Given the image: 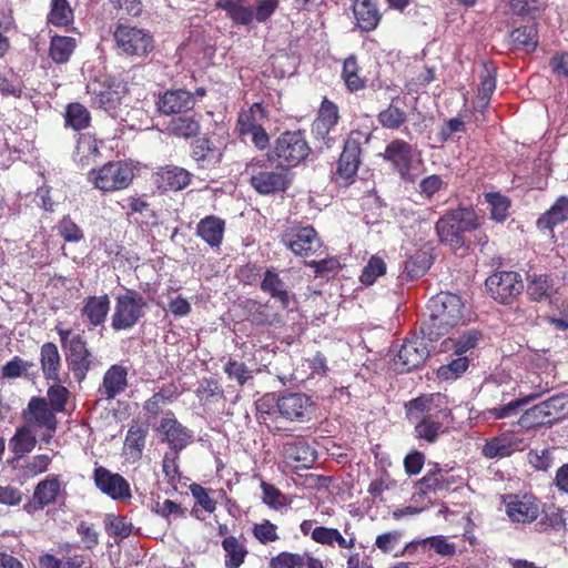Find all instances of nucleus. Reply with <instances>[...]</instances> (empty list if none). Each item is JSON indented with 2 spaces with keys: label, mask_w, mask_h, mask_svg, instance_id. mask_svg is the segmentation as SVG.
Segmentation results:
<instances>
[{
  "label": "nucleus",
  "mask_w": 568,
  "mask_h": 568,
  "mask_svg": "<svg viewBox=\"0 0 568 568\" xmlns=\"http://www.w3.org/2000/svg\"><path fill=\"white\" fill-rule=\"evenodd\" d=\"M339 118L337 104L324 97L316 118L311 125V132L313 138L322 141L323 145L327 149L334 143V139L329 136V133L337 125Z\"/></svg>",
  "instance_id": "obj_15"
},
{
  "label": "nucleus",
  "mask_w": 568,
  "mask_h": 568,
  "mask_svg": "<svg viewBox=\"0 0 568 568\" xmlns=\"http://www.w3.org/2000/svg\"><path fill=\"white\" fill-rule=\"evenodd\" d=\"M63 494L64 486L62 485L60 475H48L36 485L33 494L23 505V509L32 515L50 505H54Z\"/></svg>",
  "instance_id": "obj_14"
},
{
  "label": "nucleus",
  "mask_w": 568,
  "mask_h": 568,
  "mask_svg": "<svg viewBox=\"0 0 568 568\" xmlns=\"http://www.w3.org/2000/svg\"><path fill=\"white\" fill-rule=\"evenodd\" d=\"M510 12L523 20L536 21L548 7V0H508Z\"/></svg>",
  "instance_id": "obj_43"
},
{
  "label": "nucleus",
  "mask_w": 568,
  "mask_h": 568,
  "mask_svg": "<svg viewBox=\"0 0 568 568\" xmlns=\"http://www.w3.org/2000/svg\"><path fill=\"white\" fill-rule=\"evenodd\" d=\"M433 264V256L425 250H417L404 261L400 277L414 281L424 276Z\"/></svg>",
  "instance_id": "obj_37"
},
{
  "label": "nucleus",
  "mask_w": 568,
  "mask_h": 568,
  "mask_svg": "<svg viewBox=\"0 0 568 568\" xmlns=\"http://www.w3.org/2000/svg\"><path fill=\"white\" fill-rule=\"evenodd\" d=\"M95 487L113 500H128L132 497L129 481L106 467L98 466L92 475Z\"/></svg>",
  "instance_id": "obj_17"
},
{
  "label": "nucleus",
  "mask_w": 568,
  "mask_h": 568,
  "mask_svg": "<svg viewBox=\"0 0 568 568\" xmlns=\"http://www.w3.org/2000/svg\"><path fill=\"white\" fill-rule=\"evenodd\" d=\"M527 296L531 302H550L557 294V287L551 275L546 273L527 274Z\"/></svg>",
  "instance_id": "obj_26"
},
{
  "label": "nucleus",
  "mask_w": 568,
  "mask_h": 568,
  "mask_svg": "<svg viewBox=\"0 0 568 568\" xmlns=\"http://www.w3.org/2000/svg\"><path fill=\"white\" fill-rule=\"evenodd\" d=\"M21 417L23 423L34 430H40V440L50 444L58 429V418L55 412L49 406L45 397L32 396L22 409Z\"/></svg>",
  "instance_id": "obj_8"
},
{
  "label": "nucleus",
  "mask_w": 568,
  "mask_h": 568,
  "mask_svg": "<svg viewBox=\"0 0 568 568\" xmlns=\"http://www.w3.org/2000/svg\"><path fill=\"white\" fill-rule=\"evenodd\" d=\"M287 453L290 458L298 463L296 467H310L316 459L315 450L305 440L288 444Z\"/></svg>",
  "instance_id": "obj_55"
},
{
  "label": "nucleus",
  "mask_w": 568,
  "mask_h": 568,
  "mask_svg": "<svg viewBox=\"0 0 568 568\" xmlns=\"http://www.w3.org/2000/svg\"><path fill=\"white\" fill-rule=\"evenodd\" d=\"M548 389H549L548 387L539 386L536 392H534L527 396H524L521 398H516L506 405L490 408L489 414L495 419H503V418L516 415L524 406L528 405L531 400H535L538 397H540L541 395H544L546 392H548Z\"/></svg>",
  "instance_id": "obj_45"
},
{
  "label": "nucleus",
  "mask_w": 568,
  "mask_h": 568,
  "mask_svg": "<svg viewBox=\"0 0 568 568\" xmlns=\"http://www.w3.org/2000/svg\"><path fill=\"white\" fill-rule=\"evenodd\" d=\"M224 232L225 221L216 215L205 216L196 225V235L212 248L221 246Z\"/></svg>",
  "instance_id": "obj_34"
},
{
  "label": "nucleus",
  "mask_w": 568,
  "mask_h": 568,
  "mask_svg": "<svg viewBox=\"0 0 568 568\" xmlns=\"http://www.w3.org/2000/svg\"><path fill=\"white\" fill-rule=\"evenodd\" d=\"M70 397L71 392L65 386L61 385V383H54L48 387L47 400L55 414L68 412L67 405Z\"/></svg>",
  "instance_id": "obj_59"
},
{
  "label": "nucleus",
  "mask_w": 568,
  "mask_h": 568,
  "mask_svg": "<svg viewBox=\"0 0 568 568\" xmlns=\"http://www.w3.org/2000/svg\"><path fill=\"white\" fill-rule=\"evenodd\" d=\"M116 50L126 57L144 58L154 50V39L144 29L119 23L113 32Z\"/></svg>",
  "instance_id": "obj_9"
},
{
  "label": "nucleus",
  "mask_w": 568,
  "mask_h": 568,
  "mask_svg": "<svg viewBox=\"0 0 568 568\" xmlns=\"http://www.w3.org/2000/svg\"><path fill=\"white\" fill-rule=\"evenodd\" d=\"M406 418L414 425V436L427 444L437 442L448 432L452 410L443 402L440 394H422L404 405Z\"/></svg>",
  "instance_id": "obj_1"
},
{
  "label": "nucleus",
  "mask_w": 568,
  "mask_h": 568,
  "mask_svg": "<svg viewBox=\"0 0 568 568\" xmlns=\"http://www.w3.org/2000/svg\"><path fill=\"white\" fill-rule=\"evenodd\" d=\"M38 439L34 435V429L30 426L23 425L17 427L13 436L9 439V448L16 455L11 463L22 458L24 455L31 453L37 446Z\"/></svg>",
  "instance_id": "obj_36"
},
{
  "label": "nucleus",
  "mask_w": 568,
  "mask_h": 568,
  "mask_svg": "<svg viewBox=\"0 0 568 568\" xmlns=\"http://www.w3.org/2000/svg\"><path fill=\"white\" fill-rule=\"evenodd\" d=\"M524 448V439L515 436H497L486 440L483 455L486 458H505Z\"/></svg>",
  "instance_id": "obj_29"
},
{
  "label": "nucleus",
  "mask_w": 568,
  "mask_h": 568,
  "mask_svg": "<svg viewBox=\"0 0 568 568\" xmlns=\"http://www.w3.org/2000/svg\"><path fill=\"white\" fill-rule=\"evenodd\" d=\"M194 105V94L185 89L168 90L156 101L158 111L164 115L184 114Z\"/></svg>",
  "instance_id": "obj_22"
},
{
  "label": "nucleus",
  "mask_w": 568,
  "mask_h": 568,
  "mask_svg": "<svg viewBox=\"0 0 568 568\" xmlns=\"http://www.w3.org/2000/svg\"><path fill=\"white\" fill-rule=\"evenodd\" d=\"M168 133L178 139H195L201 131V115L184 113L173 116L166 126Z\"/></svg>",
  "instance_id": "obj_31"
},
{
  "label": "nucleus",
  "mask_w": 568,
  "mask_h": 568,
  "mask_svg": "<svg viewBox=\"0 0 568 568\" xmlns=\"http://www.w3.org/2000/svg\"><path fill=\"white\" fill-rule=\"evenodd\" d=\"M225 550V566L227 568H239L245 558L246 549L234 536L225 537L222 541Z\"/></svg>",
  "instance_id": "obj_56"
},
{
  "label": "nucleus",
  "mask_w": 568,
  "mask_h": 568,
  "mask_svg": "<svg viewBox=\"0 0 568 568\" xmlns=\"http://www.w3.org/2000/svg\"><path fill=\"white\" fill-rule=\"evenodd\" d=\"M282 243L296 256L305 260L320 257L325 246L317 231L311 226H292L282 235Z\"/></svg>",
  "instance_id": "obj_10"
},
{
  "label": "nucleus",
  "mask_w": 568,
  "mask_h": 568,
  "mask_svg": "<svg viewBox=\"0 0 568 568\" xmlns=\"http://www.w3.org/2000/svg\"><path fill=\"white\" fill-rule=\"evenodd\" d=\"M192 174L181 166L166 165L159 168L155 183L163 192H176L190 185Z\"/></svg>",
  "instance_id": "obj_25"
},
{
  "label": "nucleus",
  "mask_w": 568,
  "mask_h": 568,
  "mask_svg": "<svg viewBox=\"0 0 568 568\" xmlns=\"http://www.w3.org/2000/svg\"><path fill=\"white\" fill-rule=\"evenodd\" d=\"M195 396L201 406L210 409L212 406L223 403L224 390L217 379L203 377L199 381Z\"/></svg>",
  "instance_id": "obj_38"
},
{
  "label": "nucleus",
  "mask_w": 568,
  "mask_h": 568,
  "mask_svg": "<svg viewBox=\"0 0 568 568\" xmlns=\"http://www.w3.org/2000/svg\"><path fill=\"white\" fill-rule=\"evenodd\" d=\"M479 217L473 207L459 206L447 210L436 222L435 230L440 243L457 251L467 246L466 233L479 227Z\"/></svg>",
  "instance_id": "obj_2"
},
{
  "label": "nucleus",
  "mask_w": 568,
  "mask_h": 568,
  "mask_svg": "<svg viewBox=\"0 0 568 568\" xmlns=\"http://www.w3.org/2000/svg\"><path fill=\"white\" fill-rule=\"evenodd\" d=\"M548 417L555 424L568 417V394H558L542 402Z\"/></svg>",
  "instance_id": "obj_61"
},
{
  "label": "nucleus",
  "mask_w": 568,
  "mask_h": 568,
  "mask_svg": "<svg viewBox=\"0 0 568 568\" xmlns=\"http://www.w3.org/2000/svg\"><path fill=\"white\" fill-rule=\"evenodd\" d=\"M390 170L397 174L405 182H414V168L415 149L413 144L403 140L394 139L387 143L382 153Z\"/></svg>",
  "instance_id": "obj_12"
},
{
  "label": "nucleus",
  "mask_w": 568,
  "mask_h": 568,
  "mask_svg": "<svg viewBox=\"0 0 568 568\" xmlns=\"http://www.w3.org/2000/svg\"><path fill=\"white\" fill-rule=\"evenodd\" d=\"M87 90L91 95V105L109 114H114L121 104L118 85L111 79L93 80L87 85Z\"/></svg>",
  "instance_id": "obj_20"
},
{
  "label": "nucleus",
  "mask_w": 568,
  "mask_h": 568,
  "mask_svg": "<svg viewBox=\"0 0 568 568\" xmlns=\"http://www.w3.org/2000/svg\"><path fill=\"white\" fill-rule=\"evenodd\" d=\"M456 481V477L452 475L449 470L443 469L438 464H435L434 467L428 469L424 477L416 483V487L418 493L425 496L429 493L449 491Z\"/></svg>",
  "instance_id": "obj_24"
},
{
  "label": "nucleus",
  "mask_w": 568,
  "mask_h": 568,
  "mask_svg": "<svg viewBox=\"0 0 568 568\" xmlns=\"http://www.w3.org/2000/svg\"><path fill=\"white\" fill-rule=\"evenodd\" d=\"M483 72L480 74V85L478 88V99L484 101V106L488 102L496 89V68L493 62H483Z\"/></svg>",
  "instance_id": "obj_53"
},
{
  "label": "nucleus",
  "mask_w": 568,
  "mask_h": 568,
  "mask_svg": "<svg viewBox=\"0 0 568 568\" xmlns=\"http://www.w3.org/2000/svg\"><path fill=\"white\" fill-rule=\"evenodd\" d=\"M100 155L98 140L91 134H80L73 154L74 161L85 168L94 163Z\"/></svg>",
  "instance_id": "obj_39"
},
{
  "label": "nucleus",
  "mask_w": 568,
  "mask_h": 568,
  "mask_svg": "<svg viewBox=\"0 0 568 568\" xmlns=\"http://www.w3.org/2000/svg\"><path fill=\"white\" fill-rule=\"evenodd\" d=\"M134 168L122 160L109 161L98 169L88 172V181L104 193L128 189L134 180Z\"/></svg>",
  "instance_id": "obj_6"
},
{
  "label": "nucleus",
  "mask_w": 568,
  "mask_h": 568,
  "mask_svg": "<svg viewBox=\"0 0 568 568\" xmlns=\"http://www.w3.org/2000/svg\"><path fill=\"white\" fill-rule=\"evenodd\" d=\"M353 12L358 28L366 32L375 30L382 19L377 0H354Z\"/></svg>",
  "instance_id": "obj_32"
},
{
  "label": "nucleus",
  "mask_w": 568,
  "mask_h": 568,
  "mask_svg": "<svg viewBox=\"0 0 568 568\" xmlns=\"http://www.w3.org/2000/svg\"><path fill=\"white\" fill-rule=\"evenodd\" d=\"M261 288L263 292L277 300L281 303L283 310L288 308L291 295L285 283L277 273L267 270L264 273Z\"/></svg>",
  "instance_id": "obj_41"
},
{
  "label": "nucleus",
  "mask_w": 568,
  "mask_h": 568,
  "mask_svg": "<svg viewBox=\"0 0 568 568\" xmlns=\"http://www.w3.org/2000/svg\"><path fill=\"white\" fill-rule=\"evenodd\" d=\"M146 307L148 302L140 292L126 290L115 297L111 327L116 332L133 328L144 317Z\"/></svg>",
  "instance_id": "obj_7"
},
{
  "label": "nucleus",
  "mask_w": 568,
  "mask_h": 568,
  "mask_svg": "<svg viewBox=\"0 0 568 568\" xmlns=\"http://www.w3.org/2000/svg\"><path fill=\"white\" fill-rule=\"evenodd\" d=\"M74 49V38L54 36L51 38L49 55L55 63H65L69 61Z\"/></svg>",
  "instance_id": "obj_52"
},
{
  "label": "nucleus",
  "mask_w": 568,
  "mask_h": 568,
  "mask_svg": "<svg viewBox=\"0 0 568 568\" xmlns=\"http://www.w3.org/2000/svg\"><path fill=\"white\" fill-rule=\"evenodd\" d=\"M156 432L162 436V442L166 443L173 453H181L193 439L192 432L184 426L169 412L161 420Z\"/></svg>",
  "instance_id": "obj_18"
},
{
  "label": "nucleus",
  "mask_w": 568,
  "mask_h": 568,
  "mask_svg": "<svg viewBox=\"0 0 568 568\" xmlns=\"http://www.w3.org/2000/svg\"><path fill=\"white\" fill-rule=\"evenodd\" d=\"M568 221V196H558L551 206L544 212L536 221L539 231L554 233L556 226Z\"/></svg>",
  "instance_id": "obj_30"
},
{
  "label": "nucleus",
  "mask_w": 568,
  "mask_h": 568,
  "mask_svg": "<svg viewBox=\"0 0 568 568\" xmlns=\"http://www.w3.org/2000/svg\"><path fill=\"white\" fill-rule=\"evenodd\" d=\"M548 412L541 402L525 410L519 417L517 425L527 430L552 425L551 419L548 417Z\"/></svg>",
  "instance_id": "obj_50"
},
{
  "label": "nucleus",
  "mask_w": 568,
  "mask_h": 568,
  "mask_svg": "<svg viewBox=\"0 0 568 568\" xmlns=\"http://www.w3.org/2000/svg\"><path fill=\"white\" fill-rule=\"evenodd\" d=\"M146 436L148 426H144L138 422H133L129 426L124 445L133 457L140 458L142 456V452L145 447Z\"/></svg>",
  "instance_id": "obj_49"
},
{
  "label": "nucleus",
  "mask_w": 568,
  "mask_h": 568,
  "mask_svg": "<svg viewBox=\"0 0 568 568\" xmlns=\"http://www.w3.org/2000/svg\"><path fill=\"white\" fill-rule=\"evenodd\" d=\"M55 331L60 337L68 368L73 377L82 383L88 373L99 365V359L89 348L82 334L73 333L71 328H65L61 324L55 325Z\"/></svg>",
  "instance_id": "obj_4"
},
{
  "label": "nucleus",
  "mask_w": 568,
  "mask_h": 568,
  "mask_svg": "<svg viewBox=\"0 0 568 568\" xmlns=\"http://www.w3.org/2000/svg\"><path fill=\"white\" fill-rule=\"evenodd\" d=\"M129 369L126 366L121 364L111 365L102 377V383L98 389L102 399L113 400L120 394H122L128 383Z\"/></svg>",
  "instance_id": "obj_23"
},
{
  "label": "nucleus",
  "mask_w": 568,
  "mask_h": 568,
  "mask_svg": "<svg viewBox=\"0 0 568 568\" xmlns=\"http://www.w3.org/2000/svg\"><path fill=\"white\" fill-rule=\"evenodd\" d=\"M91 123L89 110L79 102H71L65 106L64 124L74 131H82Z\"/></svg>",
  "instance_id": "obj_46"
},
{
  "label": "nucleus",
  "mask_w": 568,
  "mask_h": 568,
  "mask_svg": "<svg viewBox=\"0 0 568 568\" xmlns=\"http://www.w3.org/2000/svg\"><path fill=\"white\" fill-rule=\"evenodd\" d=\"M276 402L277 399L272 394H266L255 402L256 420L258 424L265 425L268 430H273V424L277 417Z\"/></svg>",
  "instance_id": "obj_48"
},
{
  "label": "nucleus",
  "mask_w": 568,
  "mask_h": 568,
  "mask_svg": "<svg viewBox=\"0 0 568 568\" xmlns=\"http://www.w3.org/2000/svg\"><path fill=\"white\" fill-rule=\"evenodd\" d=\"M110 311V298L108 294L100 296H88L83 301L81 315L87 318L88 323L98 327L104 324Z\"/></svg>",
  "instance_id": "obj_33"
},
{
  "label": "nucleus",
  "mask_w": 568,
  "mask_h": 568,
  "mask_svg": "<svg viewBox=\"0 0 568 568\" xmlns=\"http://www.w3.org/2000/svg\"><path fill=\"white\" fill-rule=\"evenodd\" d=\"M372 134L362 130H352L344 141L342 152L332 174V181L342 187L355 182L362 165L363 146L371 141Z\"/></svg>",
  "instance_id": "obj_5"
},
{
  "label": "nucleus",
  "mask_w": 568,
  "mask_h": 568,
  "mask_svg": "<svg viewBox=\"0 0 568 568\" xmlns=\"http://www.w3.org/2000/svg\"><path fill=\"white\" fill-rule=\"evenodd\" d=\"M469 359L466 356L458 355L457 358L452 359L445 365H440L436 372L440 381H456L468 369Z\"/></svg>",
  "instance_id": "obj_57"
},
{
  "label": "nucleus",
  "mask_w": 568,
  "mask_h": 568,
  "mask_svg": "<svg viewBox=\"0 0 568 568\" xmlns=\"http://www.w3.org/2000/svg\"><path fill=\"white\" fill-rule=\"evenodd\" d=\"M501 504L513 523L531 524L540 515L541 503L532 494H507L501 496Z\"/></svg>",
  "instance_id": "obj_13"
},
{
  "label": "nucleus",
  "mask_w": 568,
  "mask_h": 568,
  "mask_svg": "<svg viewBox=\"0 0 568 568\" xmlns=\"http://www.w3.org/2000/svg\"><path fill=\"white\" fill-rule=\"evenodd\" d=\"M429 355L427 346L418 339H406L393 359L394 369L408 373L422 365Z\"/></svg>",
  "instance_id": "obj_21"
},
{
  "label": "nucleus",
  "mask_w": 568,
  "mask_h": 568,
  "mask_svg": "<svg viewBox=\"0 0 568 568\" xmlns=\"http://www.w3.org/2000/svg\"><path fill=\"white\" fill-rule=\"evenodd\" d=\"M182 395V389L175 382L163 384L158 392H155L143 404L145 414L156 417L162 413L164 405L172 404Z\"/></svg>",
  "instance_id": "obj_28"
},
{
  "label": "nucleus",
  "mask_w": 568,
  "mask_h": 568,
  "mask_svg": "<svg viewBox=\"0 0 568 568\" xmlns=\"http://www.w3.org/2000/svg\"><path fill=\"white\" fill-rule=\"evenodd\" d=\"M488 295L499 304L511 305L524 291L521 275L515 271H495L485 281Z\"/></svg>",
  "instance_id": "obj_11"
},
{
  "label": "nucleus",
  "mask_w": 568,
  "mask_h": 568,
  "mask_svg": "<svg viewBox=\"0 0 568 568\" xmlns=\"http://www.w3.org/2000/svg\"><path fill=\"white\" fill-rule=\"evenodd\" d=\"M486 201L490 207L491 220L498 223L505 222L509 215L510 200L500 193H488Z\"/></svg>",
  "instance_id": "obj_60"
},
{
  "label": "nucleus",
  "mask_w": 568,
  "mask_h": 568,
  "mask_svg": "<svg viewBox=\"0 0 568 568\" xmlns=\"http://www.w3.org/2000/svg\"><path fill=\"white\" fill-rule=\"evenodd\" d=\"M450 327L434 312H429L428 316L422 321L420 332L424 338L429 342H436L444 336Z\"/></svg>",
  "instance_id": "obj_54"
},
{
  "label": "nucleus",
  "mask_w": 568,
  "mask_h": 568,
  "mask_svg": "<svg viewBox=\"0 0 568 568\" xmlns=\"http://www.w3.org/2000/svg\"><path fill=\"white\" fill-rule=\"evenodd\" d=\"M191 158L196 162L197 169L206 170L221 162L222 153L213 141L204 135L192 141Z\"/></svg>",
  "instance_id": "obj_27"
},
{
  "label": "nucleus",
  "mask_w": 568,
  "mask_h": 568,
  "mask_svg": "<svg viewBox=\"0 0 568 568\" xmlns=\"http://www.w3.org/2000/svg\"><path fill=\"white\" fill-rule=\"evenodd\" d=\"M398 98H394L390 104L377 114L378 123L387 130H398L406 121L407 113L396 103Z\"/></svg>",
  "instance_id": "obj_51"
},
{
  "label": "nucleus",
  "mask_w": 568,
  "mask_h": 568,
  "mask_svg": "<svg viewBox=\"0 0 568 568\" xmlns=\"http://www.w3.org/2000/svg\"><path fill=\"white\" fill-rule=\"evenodd\" d=\"M74 12L69 0H51L50 11L47 16L49 24L64 28L73 23Z\"/></svg>",
  "instance_id": "obj_47"
},
{
  "label": "nucleus",
  "mask_w": 568,
  "mask_h": 568,
  "mask_svg": "<svg viewBox=\"0 0 568 568\" xmlns=\"http://www.w3.org/2000/svg\"><path fill=\"white\" fill-rule=\"evenodd\" d=\"M314 403L302 393H290L277 398L276 408L281 416L290 422L304 423L311 419Z\"/></svg>",
  "instance_id": "obj_19"
},
{
  "label": "nucleus",
  "mask_w": 568,
  "mask_h": 568,
  "mask_svg": "<svg viewBox=\"0 0 568 568\" xmlns=\"http://www.w3.org/2000/svg\"><path fill=\"white\" fill-rule=\"evenodd\" d=\"M251 185L261 194H270L286 190L287 182L285 176L281 173L262 172L251 176Z\"/></svg>",
  "instance_id": "obj_44"
},
{
  "label": "nucleus",
  "mask_w": 568,
  "mask_h": 568,
  "mask_svg": "<svg viewBox=\"0 0 568 568\" xmlns=\"http://www.w3.org/2000/svg\"><path fill=\"white\" fill-rule=\"evenodd\" d=\"M40 363L43 377L53 383H61V356L58 346L52 342L42 344L40 348Z\"/></svg>",
  "instance_id": "obj_35"
},
{
  "label": "nucleus",
  "mask_w": 568,
  "mask_h": 568,
  "mask_svg": "<svg viewBox=\"0 0 568 568\" xmlns=\"http://www.w3.org/2000/svg\"><path fill=\"white\" fill-rule=\"evenodd\" d=\"M251 322L256 325H274L281 322L280 314L275 311V308L265 303V304H255L251 307Z\"/></svg>",
  "instance_id": "obj_62"
},
{
  "label": "nucleus",
  "mask_w": 568,
  "mask_h": 568,
  "mask_svg": "<svg viewBox=\"0 0 568 568\" xmlns=\"http://www.w3.org/2000/svg\"><path fill=\"white\" fill-rule=\"evenodd\" d=\"M217 6L225 10L234 22L248 24V8L245 0H220Z\"/></svg>",
  "instance_id": "obj_63"
},
{
  "label": "nucleus",
  "mask_w": 568,
  "mask_h": 568,
  "mask_svg": "<svg viewBox=\"0 0 568 568\" xmlns=\"http://www.w3.org/2000/svg\"><path fill=\"white\" fill-rule=\"evenodd\" d=\"M311 152L303 131H284L276 139L273 151L268 155L251 158V165L265 166L277 161L281 166L295 168L303 163Z\"/></svg>",
  "instance_id": "obj_3"
},
{
  "label": "nucleus",
  "mask_w": 568,
  "mask_h": 568,
  "mask_svg": "<svg viewBox=\"0 0 568 568\" xmlns=\"http://www.w3.org/2000/svg\"><path fill=\"white\" fill-rule=\"evenodd\" d=\"M305 556L297 552L282 551L270 561V568H303Z\"/></svg>",
  "instance_id": "obj_64"
},
{
  "label": "nucleus",
  "mask_w": 568,
  "mask_h": 568,
  "mask_svg": "<svg viewBox=\"0 0 568 568\" xmlns=\"http://www.w3.org/2000/svg\"><path fill=\"white\" fill-rule=\"evenodd\" d=\"M428 311L436 313L450 328L464 324L465 305L457 294L439 293L430 300Z\"/></svg>",
  "instance_id": "obj_16"
},
{
  "label": "nucleus",
  "mask_w": 568,
  "mask_h": 568,
  "mask_svg": "<svg viewBox=\"0 0 568 568\" xmlns=\"http://www.w3.org/2000/svg\"><path fill=\"white\" fill-rule=\"evenodd\" d=\"M104 527L108 535L120 539L128 538L133 530V524L126 517L113 514L105 516Z\"/></svg>",
  "instance_id": "obj_58"
},
{
  "label": "nucleus",
  "mask_w": 568,
  "mask_h": 568,
  "mask_svg": "<svg viewBox=\"0 0 568 568\" xmlns=\"http://www.w3.org/2000/svg\"><path fill=\"white\" fill-rule=\"evenodd\" d=\"M341 77L349 92H357L366 87V78L362 75V68L355 54L344 60Z\"/></svg>",
  "instance_id": "obj_42"
},
{
  "label": "nucleus",
  "mask_w": 568,
  "mask_h": 568,
  "mask_svg": "<svg viewBox=\"0 0 568 568\" xmlns=\"http://www.w3.org/2000/svg\"><path fill=\"white\" fill-rule=\"evenodd\" d=\"M509 40L514 49L534 52L539 43L537 23L515 28L509 33Z\"/></svg>",
  "instance_id": "obj_40"
}]
</instances>
